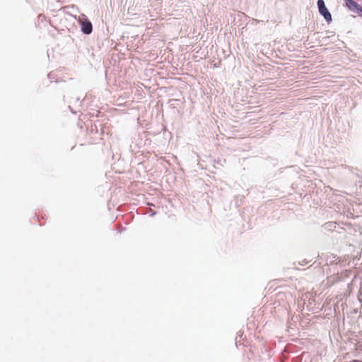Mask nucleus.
Instances as JSON below:
<instances>
[{
	"label": "nucleus",
	"mask_w": 362,
	"mask_h": 362,
	"mask_svg": "<svg viewBox=\"0 0 362 362\" xmlns=\"http://www.w3.org/2000/svg\"><path fill=\"white\" fill-rule=\"evenodd\" d=\"M317 6L319 8L320 13L324 16L325 19L329 23L332 21V15L329 12L328 9L325 6V2L323 0L317 1Z\"/></svg>",
	"instance_id": "1"
},
{
	"label": "nucleus",
	"mask_w": 362,
	"mask_h": 362,
	"mask_svg": "<svg viewBox=\"0 0 362 362\" xmlns=\"http://www.w3.org/2000/svg\"><path fill=\"white\" fill-rule=\"evenodd\" d=\"M79 23L81 25V31L84 34L88 35V34L91 33L92 30H93V26H92V23H90V21H89L86 18H85L83 16V18H79Z\"/></svg>",
	"instance_id": "2"
},
{
	"label": "nucleus",
	"mask_w": 362,
	"mask_h": 362,
	"mask_svg": "<svg viewBox=\"0 0 362 362\" xmlns=\"http://www.w3.org/2000/svg\"><path fill=\"white\" fill-rule=\"evenodd\" d=\"M346 6L351 11L360 10L362 11L361 7L354 0H344Z\"/></svg>",
	"instance_id": "3"
},
{
	"label": "nucleus",
	"mask_w": 362,
	"mask_h": 362,
	"mask_svg": "<svg viewBox=\"0 0 362 362\" xmlns=\"http://www.w3.org/2000/svg\"><path fill=\"white\" fill-rule=\"evenodd\" d=\"M351 362H361V361H358V360H353Z\"/></svg>",
	"instance_id": "4"
}]
</instances>
